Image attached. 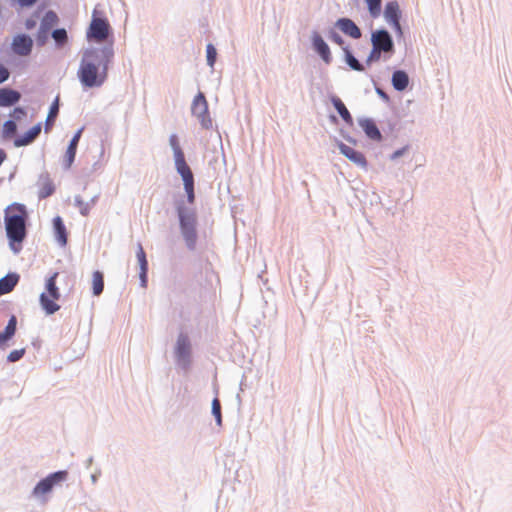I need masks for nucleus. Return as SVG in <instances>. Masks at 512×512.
I'll use <instances>...</instances> for the list:
<instances>
[{"mask_svg":"<svg viewBox=\"0 0 512 512\" xmlns=\"http://www.w3.org/2000/svg\"><path fill=\"white\" fill-rule=\"evenodd\" d=\"M82 132H83V128L79 129L75 135L73 136V138L71 139L70 141V145H73V146H78V143L80 141V138H81V135H82Z\"/></svg>","mask_w":512,"mask_h":512,"instance_id":"nucleus-40","label":"nucleus"},{"mask_svg":"<svg viewBox=\"0 0 512 512\" xmlns=\"http://www.w3.org/2000/svg\"><path fill=\"white\" fill-rule=\"evenodd\" d=\"M53 191H54V186L52 185V183L47 182L43 185V187L40 190V197L46 198V197L50 196L53 193Z\"/></svg>","mask_w":512,"mask_h":512,"instance_id":"nucleus-34","label":"nucleus"},{"mask_svg":"<svg viewBox=\"0 0 512 512\" xmlns=\"http://www.w3.org/2000/svg\"><path fill=\"white\" fill-rule=\"evenodd\" d=\"M58 22L57 14L53 11H48L44 17L45 24H56Z\"/></svg>","mask_w":512,"mask_h":512,"instance_id":"nucleus-36","label":"nucleus"},{"mask_svg":"<svg viewBox=\"0 0 512 512\" xmlns=\"http://www.w3.org/2000/svg\"><path fill=\"white\" fill-rule=\"evenodd\" d=\"M114 55L111 46L99 50H87L82 58L78 77L85 87H99L106 78L108 72V65Z\"/></svg>","mask_w":512,"mask_h":512,"instance_id":"nucleus-1","label":"nucleus"},{"mask_svg":"<svg viewBox=\"0 0 512 512\" xmlns=\"http://www.w3.org/2000/svg\"><path fill=\"white\" fill-rule=\"evenodd\" d=\"M24 355V349L20 350H13L8 355V361L10 362H16L20 360Z\"/></svg>","mask_w":512,"mask_h":512,"instance_id":"nucleus-35","label":"nucleus"},{"mask_svg":"<svg viewBox=\"0 0 512 512\" xmlns=\"http://www.w3.org/2000/svg\"><path fill=\"white\" fill-rule=\"evenodd\" d=\"M8 77H9L8 70L4 66L0 65V83L7 80Z\"/></svg>","mask_w":512,"mask_h":512,"instance_id":"nucleus-42","label":"nucleus"},{"mask_svg":"<svg viewBox=\"0 0 512 512\" xmlns=\"http://www.w3.org/2000/svg\"><path fill=\"white\" fill-rule=\"evenodd\" d=\"M191 345L187 335L180 334L175 347V355L178 362L187 366L190 363Z\"/></svg>","mask_w":512,"mask_h":512,"instance_id":"nucleus-9","label":"nucleus"},{"mask_svg":"<svg viewBox=\"0 0 512 512\" xmlns=\"http://www.w3.org/2000/svg\"><path fill=\"white\" fill-rule=\"evenodd\" d=\"M370 15L377 18L381 14V0H365Z\"/></svg>","mask_w":512,"mask_h":512,"instance_id":"nucleus-27","label":"nucleus"},{"mask_svg":"<svg viewBox=\"0 0 512 512\" xmlns=\"http://www.w3.org/2000/svg\"><path fill=\"white\" fill-rule=\"evenodd\" d=\"M47 299H48V301H50V302L52 301V304H58V303H57V301H58L59 299H53V298H52V296H47Z\"/></svg>","mask_w":512,"mask_h":512,"instance_id":"nucleus-47","label":"nucleus"},{"mask_svg":"<svg viewBox=\"0 0 512 512\" xmlns=\"http://www.w3.org/2000/svg\"><path fill=\"white\" fill-rule=\"evenodd\" d=\"M19 281L17 274H8L0 279V295L10 293Z\"/></svg>","mask_w":512,"mask_h":512,"instance_id":"nucleus-20","label":"nucleus"},{"mask_svg":"<svg viewBox=\"0 0 512 512\" xmlns=\"http://www.w3.org/2000/svg\"><path fill=\"white\" fill-rule=\"evenodd\" d=\"M380 54L381 52L379 50L376 51V49L373 47L367 59V63L370 64L373 61H378L380 59Z\"/></svg>","mask_w":512,"mask_h":512,"instance_id":"nucleus-38","label":"nucleus"},{"mask_svg":"<svg viewBox=\"0 0 512 512\" xmlns=\"http://www.w3.org/2000/svg\"><path fill=\"white\" fill-rule=\"evenodd\" d=\"M59 273L54 272L47 280L45 284V291L40 295V304L46 314L51 315L60 309L59 304H52V301H48L47 296H52L53 299H60V291L56 285V280Z\"/></svg>","mask_w":512,"mask_h":512,"instance_id":"nucleus-5","label":"nucleus"},{"mask_svg":"<svg viewBox=\"0 0 512 512\" xmlns=\"http://www.w3.org/2000/svg\"><path fill=\"white\" fill-rule=\"evenodd\" d=\"M338 148L345 157H347L351 162H353L357 166L361 168L367 167V160L363 153L355 150L354 148L342 142L338 144Z\"/></svg>","mask_w":512,"mask_h":512,"instance_id":"nucleus-11","label":"nucleus"},{"mask_svg":"<svg viewBox=\"0 0 512 512\" xmlns=\"http://www.w3.org/2000/svg\"><path fill=\"white\" fill-rule=\"evenodd\" d=\"M52 37L55 40V42L59 45H63L67 42V32L65 29H56L52 33Z\"/></svg>","mask_w":512,"mask_h":512,"instance_id":"nucleus-31","label":"nucleus"},{"mask_svg":"<svg viewBox=\"0 0 512 512\" xmlns=\"http://www.w3.org/2000/svg\"><path fill=\"white\" fill-rule=\"evenodd\" d=\"M217 52L212 44L207 45V63L210 67L214 66L216 61Z\"/></svg>","mask_w":512,"mask_h":512,"instance_id":"nucleus-33","label":"nucleus"},{"mask_svg":"<svg viewBox=\"0 0 512 512\" xmlns=\"http://www.w3.org/2000/svg\"><path fill=\"white\" fill-rule=\"evenodd\" d=\"M6 157H7V155H6L5 151L3 149H0V166L5 161Z\"/></svg>","mask_w":512,"mask_h":512,"instance_id":"nucleus-45","label":"nucleus"},{"mask_svg":"<svg viewBox=\"0 0 512 512\" xmlns=\"http://www.w3.org/2000/svg\"><path fill=\"white\" fill-rule=\"evenodd\" d=\"M27 211L23 204L13 203L5 210V224L7 236L15 252L19 248H15L14 244H20L26 236V219Z\"/></svg>","mask_w":512,"mask_h":512,"instance_id":"nucleus-2","label":"nucleus"},{"mask_svg":"<svg viewBox=\"0 0 512 512\" xmlns=\"http://www.w3.org/2000/svg\"><path fill=\"white\" fill-rule=\"evenodd\" d=\"M82 132H83V128L79 129L75 135L73 136V138L71 139L70 141V145H73V146H78V143L80 141V138H81V135H82Z\"/></svg>","mask_w":512,"mask_h":512,"instance_id":"nucleus-41","label":"nucleus"},{"mask_svg":"<svg viewBox=\"0 0 512 512\" xmlns=\"http://www.w3.org/2000/svg\"><path fill=\"white\" fill-rule=\"evenodd\" d=\"M17 320L15 316H12L4 330L0 333V348L5 347L8 340H10L16 332Z\"/></svg>","mask_w":512,"mask_h":512,"instance_id":"nucleus-21","label":"nucleus"},{"mask_svg":"<svg viewBox=\"0 0 512 512\" xmlns=\"http://www.w3.org/2000/svg\"><path fill=\"white\" fill-rule=\"evenodd\" d=\"M92 289L95 296H99L104 289V278L100 271H95L92 275Z\"/></svg>","mask_w":512,"mask_h":512,"instance_id":"nucleus-25","label":"nucleus"},{"mask_svg":"<svg viewBox=\"0 0 512 512\" xmlns=\"http://www.w3.org/2000/svg\"><path fill=\"white\" fill-rule=\"evenodd\" d=\"M312 43L315 51L320 55L326 64H329L332 60L330 49L323 38L314 32L312 35Z\"/></svg>","mask_w":512,"mask_h":512,"instance_id":"nucleus-13","label":"nucleus"},{"mask_svg":"<svg viewBox=\"0 0 512 512\" xmlns=\"http://www.w3.org/2000/svg\"><path fill=\"white\" fill-rule=\"evenodd\" d=\"M21 98V94L13 89L1 88L0 89V106L9 107L17 103Z\"/></svg>","mask_w":512,"mask_h":512,"instance_id":"nucleus-16","label":"nucleus"},{"mask_svg":"<svg viewBox=\"0 0 512 512\" xmlns=\"http://www.w3.org/2000/svg\"><path fill=\"white\" fill-rule=\"evenodd\" d=\"M409 84V77L406 72L397 70L392 75V85L398 91H403Z\"/></svg>","mask_w":512,"mask_h":512,"instance_id":"nucleus-22","label":"nucleus"},{"mask_svg":"<svg viewBox=\"0 0 512 512\" xmlns=\"http://www.w3.org/2000/svg\"><path fill=\"white\" fill-rule=\"evenodd\" d=\"M360 126L362 127V129L364 130V132L366 133V135L372 139V140H380L381 139V133L379 131V129L377 128L376 124L370 120V119H365V120H362L360 122Z\"/></svg>","mask_w":512,"mask_h":512,"instance_id":"nucleus-23","label":"nucleus"},{"mask_svg":"<svg viewBox=\"0 0 512 512\" xmlns=\"http://www.w3.org/2000/svg\"><path fill=\"white\" fill-rule=\"evenodd\" d=\"M41 132V125L37 124L33 126L25 135L15 139L14 145L16 147L26 146L32 143Z\"/></svg>","mask_w":512,"mask_h":512,"instance_id":"nucleus-17","label":"nucleus"},{"mask_svg":"<svg viewBox=\"0 0 512 512\" xmlns=\"http://www.w3.org/2000/svg\"><path fill=\"white\" fill-rule=\"evenodd\" d=\"M332 103H333L335 109L338 111V113L342 117V119L347 124H352V122H353L352 116H351L350 112L348 111V109L346 108V106L344 105V103L342 102V100L338 97H334V98H332Z\"/></svg>","mask_w":512,"mask_h":512,"instance_id":"nucleus-24","label":"nucleus"},{"mask_svg":"<svg viewBox=\"0 0 512 512\" xmlns=\"http://www.w3.org/2000/svg\"><path fill=\"white\" fill-rule=\"evenodd\" d=\"M180 228L189 249H194L197 240L196 213L183 206L177 208Z\"/></svg>","mask_w":512,"mask_h":512,"instance_id":"nucleus-4","label":"nucleus"},{"mask_svg":"<svg viewBox=\"0 0 512 512\" xmlns=\"http://www.w3.org/2000/svg\"><path fill=\"white\" fill-rule=\"evenodd\" d=\"M53 227L57 242L61 246H65L67 244V230L60 216L53 219Z\"/></svg>","mask_w":512,"mask_h":512,"instance_id":"nucleus-18","label":"nucleus"},{"mask_svg":"<svg viewBox=\"0 0 512 512\" xmlns=\"http://www.w3.org/2000/svg\"><path fill=\"white\" fill-rule=\"evenodd\" d=\"M212 414L214 415L216 422L218 425H221L222 416H221V404L218 398H214L212 401Z\"/></svg>","mask_w":512,"mask_h":512,"instance_id":"nucleus-32","label":"nucleus"},{"mask_svg":"<svg viewBox=\"0 0 512 512\" xmlns=\"http://www.w3.org/2000/svg\"><path fill=\"white\" fill-rule=\"evenodd\" d=\"M345 55H346V62L347 64L356 71H363L364 67L362 64L359 63V61L351 54V52L348 49H345Z\"/></svg>","mask_w":512,"mask_h":512,"instance_id":"nucleus-29","label":"nucleus"},{"mask_svg":"<svg viewBox=\"0 0 512 512\" xmlns=\"http://www.w3.org/2000/svg\"><path fill=\"white\" fill-rule=\"evenodd\" d=\"M59 106H58V99L55 100V102L51 105L47 119L45 124V131L48 132L51 130L54 120L58 114Z\"/></svg>","mask_w":512,"mask_h":512,"instance_id":"nucleus-26","label":"nucleus"},{"mask_svg":"<svg viewBox=\"0 0 512 512\" xmlns=\"http://www.w3.org/2000/svg\"><path fill=\"white\" fill-rule=\"evenodd\" d=\"M76 150H77L76 146L69 144V146L66 150V153H65V157H64V162H65L66 168H70L72 166L74 159H75Z\"/></svg>","mask_w":512,"mask_h":512,"instance_id":"nucleus-30","label":"nucleus"},{"mask_svg":"<svg viewBox=\"0 0 512 512\" xmlns=\"http://www.w3.org/2000/svg\"><path fill=\"white\" fill-rule=\"evenodd\" d=\"M17 2L21 7H30L34 5L38 0H14Z\"/></svg>","mask_w":512,"mask_h":512,"instance_id":"nucleus-43","label":"nucleus"},{"mask_svg":"<svg viewBox=\"0 0 512 512\" xmlns=\"http://www.w3.org/2000/svg\"><path fill=\"white\" fill-rule=\"evenodd\" d=\"M32 39L26 35H19L14 38L13 50L19 55H28L32 48Z\"/></svg>","mask_w":512,"mask_h":512,"instance_id":"nucleus-14","label":"nucleus"},{"mask_svg":"<svg viewBox=\"0 0 512 512\" xmlns=\"http://www.w3.org/2000/svg\"><path fill=\"white\" fill-rule=\"evenodd\" d=\"M377 92H378V94H379L381 97H383V98H385V99H387V98H388V97H387V95H386V94H385L381 89H377Z\"/></svg>","mask_w":512,"mask_h":512,"instance_id":"nucleus-46","label":"nucleus"},{"mask_svg":"<svg viewBox=\"0 0 512 512\" xmlns=\"http://www.w3.org/2000/svg\"><path fill=\"white\" fill-rule=\"evenodd\" d=\"M10 116L15 120H20L21 118L26 116V111L21 107H17L13 110Z\"/></svg>","mask_w":512,"mask_h":512,"instance_id":"nucleus-37","label":"nucleus"},{"mask_svg":"<svg viewBox=\"0 0 512 512\" xmlns=\"http://www.w3.org/2000/svg\"><path fill=\"white\" fill-rule=\"evenodd\" d=\"M17 131V125L13 120H8L3 125V138H11Z\"/></svg>","mask_w":512,"mask_h":512,"instance_id":"nucleus-28","label":"nucleus"},{"mask_svg":"<svg viewBox=\"0 0 512 512\" xmlns=\"http://www.w3.org/2000/svg\"><path fill=\"white\" fill-rule=\"evenodd\" d=\"M191 112L199 120L203 128L208 129L211 127L212 120L209 114L208 102L202 92H199L194 97L191 105Z\"/></svg>","mask_w":512,"mask_h":512,"instance_id":"nucleus-6","label":"nucleus"},{"mask_svg":"<svg viewBox=\"0 0 512 512\" xmlns=\"http://www.w3.org/2000/svg\"><path fill=\"white\" fill-rule=\"evenodd\" d=\"M67 476L66 471H58L48 475L46 478L42 479L33 489V495L35 497H43L49 492L52 491L54 485L60 483L65 480Z\"/></svg>","mask_w":512,"mask_h":512,"instance_id":"nucleus-8","label":"nucleus"},{"mask_svg":"<svg viewBox=\"0 0 512 512\" xmlns=\"http://www.w3.org/2000/svg\"><path fill=\"white\" fill-rule=\"evenodd\" d=\"M372 46L380 52H391L393 41L386 30H379L372 34Z\"/></svg>","mask_w":512,"mask_h":512,"instance_id":"nucleus-10","label":"nucleus"},{"mask_svg":"<svg viewBox=\"0 0 512 512\" xmlns=\"http://www.w3.org/2000/svg\"><path fill=\"white\" fill-rule=\"evenodd\" d=\"M110 34V25L107 19L93 16L87 30V39L97 43L104 42Z\"/></svg>","mask_w":512,"mask_h":512,"instance_id":"nucleus-7","label":"nucleus"},{"mask_svg":"<svg viewBox=\"0 0 512 512\" xmlns=\"http://www.w3.org/2000/svg\"><path fill=\"white\" fill-rule=\"evenodd\" d=\"M330 39H331L333 42H335V43H337V44H339V45H342V44H343V39H342V38H341V36H340L338 33H336V32H332V33L330 34Z\"/></svg>","mask_w":512,"mask_h":512,"instance_id":"nucleus-44","label":"nucleus"},{"mask_svg":"<svg viewBox=\"0 0 512 512\" xmlns=\"http://www.w3.org/2000/svg\"><path fill=\"white\" fill-rule=\"evenodd\" d=\"M136 256L140 265V278L142 282V286H146L147 282V270H148V262L146 259L145 251L141 244H138Z\"/></svg>","mask_w":512,"mask_h":512,"instance_id":"nucleus-19","label":"nucleus"},{"mask_svg":"<svg viewBox=\"0 0 512 512\" xmlns=\"http://www.w3.org/2000/svg\"><path fill=\"white\" fill-rule=\"evenodd\" d=\"M82 132H83V128L79 129L75 135L73 136V138L71 139L70 141V145H73V146H78V143L80 141V138H81V135H82Z\"/></svg>","mask_w":512,"mask_h":512,"instance_id":"nucleus-39","label":"nucleus"},{"mask_svg":"<svg viewBox=\"0 0 512 512\" xmlns=\"http://www.w3.org/2000/svg\"><path fill=\"white\" fill-rule=\"evenodd\" d=\"M338 28L346 35L358 39L361 37V31L358 26L348 18H341L337 21Z\"/></svg>","mask_w":512,"mask_h":512,"instance_id":"nucleus-15","label":"nucleus"},{"mask_svg":"<svg viewBox=\"0 0 512 512\" xmlns=\"http://www.w3.org/2000/svg\"><path fill=\"white\" fill-rule=\"evenodd\" d=\"M384 16L396 30L401 31L400 26V8L396 1L388 2L385 6Z\"/></svg>","mask_w":512,"mask_h":512,"instance_id":"nucleus-12","label":"nucleus"},{"mask_svg":"<svg viewBox=\"0 0 512 512\" xmlns=\"http://www.w3.org/2000/svg\"><path fill=\"white\" fill-rule=\"evenodd\" d=\"M169 142L174 151L177 172L181 175L184 182V189L187 194L188 202L192 204L195 200L193 173L185 161L184 153L180 147L178 137L176 135H171Z\"/></svg>","mask_w":512,"mask_h":512,"instance_id":"nucleus-3","label":"nucleus"}]
</instances>
